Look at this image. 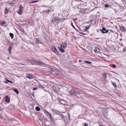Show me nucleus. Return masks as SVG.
<instances>
[{
	"label": "nucleus",
	"mask_w": 126,
	"mask_h": 126,
	"mask_svg": "<svg viewBox=\"0 0 126 126\" xmlns=\"http://www.w3.org/2000/svg\"><path fill=\"white\" fill-rule=\"evenodd\" d=\"M20 31L22 32L23 33L25 32L24 29L22 28H21L20 29Z\"/></svg>",
	"instance_id": "36"
},
{
	"label": "nucleus",
	"mask_w": 126,
	"mask_h": 126,
	"mask_svg": "<svg viewBox=\"0 0 126 126\" xmlns=\"http://www.w3.org/2000/svg\"><path fill=\"white\" fill-rule=\"evenodd\" d=\"M111 83L113 85L115 88H116L117 87V85L115 82H111Z\"/></svg>",
	"instance_id": "22"
},
{
	"label": "nucleus",
	"mask_w": 126,
	"mask_h": 126,
	"mask_svg": "<svg viewBox=\"0 0 126 126\" xmlns=\"http://www.w3.org/2000/svg\"><path fill=\"white\" fill-rule=\"evenodd\" d=\"M9 4L12 6H13L14 4V3L11 1L9 2Z\"/></svg>",
	"instance_id": "29"
},
{
	"label": "nucleus",
	"mask_w": 126,
	"mask_h": 126,
	"mask_svg": "<svg viewBox=\"0 0 126 126\" xmlns=\"http://www.w3.org/2000/svg\"><path fill=\"white\" fill-rule=\"evenodd\" d=\"M107 75L108 74L106 73H103L102 75L103 78L104 79L106 78H107Z\"/></svg>",
	"instance_id": "17"
},
{
	"label": "nucleus",
	"mask_w": 126,
	"mask_h": 126,
	"mask_svg": "<svg viewBox=\"0 0 126 126\" xmlns=\"http://www.w3.org/2000/svg\"><path fill=\"white\" fill-rule=\"evenodd\" d=\"M37 88H38L37 87H35L33 88V90H36L37 89Z\"/></svg>",
	"instance_id": "47"
},
{
	"label": "nucleus",
	"mask_w": 126,
	"mask_h": 126,
	"mask_svg": "<svg viewBox=\"0 0 126 126\" xmlns=\"http://www.w3.org/2000/svg\"><path fill=\"white\" fill-rule=\"evenodd\" d=\"M91 26L90 25H88V26H87V27H89V28Z\"/></svg>",
	"instance_id": "56"
},
{
	"label": "nucleus",
	"mask_w": 126,
	"mask_h": 126,
	"mask_svg": "<svg viewBox=\"0 0 126 126\" xmlns=\"http://www.w3.org/2000/svg\"><path fill=\"white\" fill-rule=\"evenodd\" d=\"M11 106L12 107V108H14V106H13V105H12V106L11 105Z\"/></svg>",
	"instance_id": "54"
},
{
	"label": "nucleus",
	"mask_w": 126,
	"mask_h": 126,
	"mask_svg": "<svg viewBox=\"0 0 126 126\" xmlns=\"http://www.w3.org/2000/svg\"><path fill=\"white\" fill-rule=\"evenodd\" d=\"M86 9H83L80 10L79 11V12L80 13H85L86 11Z\"/></svg>",
	"instance_id": "18"
},
{
	"label": "nucleus",
	"mask_w": 126,
	"mask_h": 126,
	"mask_svg": "<svg viewBox=\"0 0 126 126\" xmlns=\"http://www.w3.org/2000/svg\"><path fill=\"white\" fill-rule=\"evenodd\" d=\"M99 39V38H95V39L97 40V39Z\"/></svg>",
	"instance_id": "57"
},
{
	"label": "nucleus",
	"mask_w": 126,
	"mask_h": 126,
	"mask_svg": "<svg viewBox=\"0 0 126 126\" xmlns=\"http://www.w3.org/2000/svg\"><path fill=\"white\" fill-rule=\"evenodd\" d=\"M70 117L69 116V118L66 117L64 120V122L65 124V125H66L70 122Z\"/></svg>",
	"instance_id": "5"
},
{
	"label": "nucleus",
	"mask_w": 126,
	"mask_h": 126,
	"mask_svg": "<svg viewBox=\"0 0 126 126\" xmlns=\"http://www.w3.org/2000/svg\"><path fill=\"white\" fill-rule=\"evenodd\" d=\"M34 59L32 58L31 60L29 59H27V61L29 62H33V61Z\"/></svg>",
	"instance_id": "32"
},
{
	"label": "nucleus",
	"mask_w": 126,
	"mask_h": 126,
	"mask_svg": "<svg viewBox=\"0 0 126 126\" xmlns=\"http://www.w3.org/2000/svg\"><path fill=\"white\" fill-rule=\"evenodd\" d=\"M82 4L83 5V7H84L85 6H87V4L86 2H85V3H84L83 4L82 3Z\"/></svg>",
	"instance_id": "42"
},
{
	"label": "nucleus",
	"mask_w": 126,
	"mask_h": 126,
	"mask_svg": "<svg viewBox=\"0 0 126 126\" xmlns=\"http://www.w3.org/2000/svg\"><path fill=\"white\" fill-rule=\"evenodd\" d=\"M110 31H112V30H110Z\"/></svg>",
	"instance_id": "59"
},
{
	"label": "nucleus",
	"mask_w": 126,
	"mask_h": 126,
	"mask_svg": "<svg viewBox=\"0 0 126 126\" xmlns=\"http://www.w3.org/2000/svg\"><path fill=\"white\" fill-rule=\"evenodd\" d=\"M75 92V91L74 90L72 89L70 91V93L71 94H73L74 95Z\"/></svg>",
	"instance_id": "20"
},
{
	"label": "nucleus",
	"mask_w": 126,
	"mask_h": 126,
	"mask_svg": "<svg viewBox=\"0 0 126 126\" xmlns=\"http://www.w3.org/2000/svg\"><path fill=\"white\" fill-rule=\"evenodd\" d=\"M94 19H90V20L89 21L90 22H92V21H94Z\"/></svg>",
	"instance_id": "48"
},
{
	"label": "nucleus",
	"mask_w": 126,
	"mask_h": 126,
	"mask_svg": "<svg viewBox=\"0 0 126 126\" xmlns=\"http://www.w3.org/2000/svg\"><path fill=\"white\" fill-rule=\"evenodd\" d=\"M13 90L17 94H19V91L17 89H13Z\"/></svg>",
	"instance_id": "25"
},
{
	"label": "nucleus",
	"mask_w": 126,
	"mask_h": 126,
	"mask_svg": "<svg viewBox=\"0 0 126 126\" xmlns=\"http://www.w3.org/2000/svg\"><path fill=\"white\" fill-rule=\"evenodd\" d=\"M123 51L124 52H126V49L125 48H124L123 49Z\"/></svg>",
	"instance_id": "51"
},
{
	"label": "nucleus",
	"mask_w": 126,
	"mask_h": 126,
	"mask_svg": "<svg viewBox=\"0 0 126 126\" xmlns=\"http://www.w3.org/2000/svg\"><path fill=\"white\" fill-rule=\"evenodd\" d=\"M100 126H102V125H100Z\"/></svg>",
	"instance_id": "58"
},
{
	"label": "nucleus",
	"mask_w": 126,
	"mask_h": 126,
	"mask_svg": "<svg viewBox=\"0 0 126 126\" xmlns=\"http://www.w3.org/2000/svg\"><path fill=\"white\" fill-rule=\"evenodd\" d=\"M49 120L50 121H52V120H53V119L52 117V116H51V117H49Z\"/></svg>",
	"instance_id": "46"
},
{
	"label": "nucleus",
	"mask_w": 126,
	"mask_h": 126,
	"mask_svg": "<svg viewBox=\"0 0 126 126\" xmlns=\"http://www.w3.org/2000/svg\"><path fill=\"white\" fill-rule=\"evenodd\" d=\"M5 23H6V22L4 21H0V24H4Z\"/></svg>",
	"instance_id": "31"
},
{
	"label": "nucleus",
	"mask_w": 126,
	"mask_h": 126,
	"mask_svg": "<svg viewBox=\"0 0 126 126\" xmlns=\"http://www.w3.org/2000/svg\"><path fill=\"white\" fill-rule=\"evenodd\" d=\"M7 58L9 59V57H8V58Z\"/></svg>",
	"instance_id": "61"
},
{
	"label": "nucleus",
	"mask_w": 126,
	"mask_h": 126,
	"mask_svg": "<svg viewBox=\"0 0 126 126\" xmlns=\"http://www.w3.org/2000/svg\"><path fill=\"white\" fill-rule=\"evenodd\" d=\"M84 62L88 64H91L92 63V62H89V61H84Z\"/></svg>",
	"instance_id": "34"
},
{
	"label": "nucleus",
	"mask_w": 126,
	"mask_h": 126,
	"mask_svg": "<svg viewBox=\"0 0 126 126\" xmlns=\"http://www.w3.org/2000/svg\"><path fill=\"white\" fill-rule=\"evenodd\" d=\"M45 111L46 112V114L48 118H49V117H51V116L50 113L49 112L47 111L46 110H45Z\"/></svg>",
	"instance_id": "12"
},
{
	"label": "nucleus",
	"mask_w": 126,
	"mask_h": 126,
	"mask_svg": "<svg viewBox=\"0 0 126 126\" xmlns=\"http://www.w3.org/2000/svg\"><path fill=\"white\" fill-rule=\"evenodd\" d=\"M112 67L113 68H115L116 67V66L115 64H112Z\"/></svg>",
	"instance_id": "44"
},
{
	"label": "nucleus",
	"mask_w": 126,
	"mask_h": 126,
	"mask_svg": "<svg viewBox=\"0 0 126 126\" xmlns=\"http://www.w3.org/2000/svg\"><path fill=\"white\" fill-rule=\"evenodd\" d=\"M5 101L7 103H9L10 102V99L9 96L8 95H6L5 96Z\"/></svg>",
	"instance_id": "10"
},
{
	"label": "nucleus",
	"mask_w": 126,
	"mask_h": 126,
	"mask_svg": "<svg viewBox=\"0 0 126 126\" xmlns=\"http://www.w3.org/2000/svg\"><path fill=\"white\" fill-rule=\"evenodd\" d=\"M67 45L66 43L65 42H63L61 44L60 46V47L64 48L66 47Z\"/></svg>",
	"instance_id": "6"
},
{
	"label": "nucleus",
	"mask_w": 126,
	"mask_h": 126,
	"mask_svg": "<svg viewBox=\"0 0 126 126\" xmlns=\"http://www.w3.org/2000/svg\"><path fill=\"white\" fill-rule=\"evenodd\" d=\"M20 64L22 65H25V64H23L22 63H20Z\"/></svg>",
	"instance_id": "53"
},
{
	"label": "nucleus",
	"mask_w": 126,
	"mask_h": 126,
	"mask_svg": "<svg viewBox=\"0 0 126 126\" xmlns=\"http://www.w3.org/2000/svg\"><path fill=\"white\" fill-rule=\"evenodd\" d=\"M38 1H33L31 2V3H35V2H36Z\"/></svg>",
	"instance_id": "45"
},
{
	"label": "nucleus",
	"mask_w": 126,
	"mask_h": 126,
	"mask_svg": "<svg viewBox=\"0 0 126 126\" xmlns=\"http://www.w3.org/2000/svg\"><path fill=\"white\" fill-rule=\"evenodd\" d=\"M26 77L29 79H32L33 78V77L31 74H26Z\"/></svg>",
	"instance_id": "11"
},
{
	"label": "nucleus",
	"mask_w": 126,
	"mask_h": 126,
	"mask_svg": "<svg viewBox=\"0 0 126 126\" xmlns=\"http://www.w3.org/2000/svg\"><path fill=\"white\" fill-rule=\"evenodd\" d=\"M44 12H45L46 13H49L50 11L49 10H45Z\"/></svg>",
	"instance_id": "38"
},
{
	"label": "nucleus",
	"mask_w": 126,
	"mask_h": 126,
	"mask_svg": "<svg viewBox=\"0 0 126 126\" xmlns=\"http://www.w3.org/2000/svg\"><path fill=\"white\" fill-rule=\"evenodd\" d=\"M6 82L7 83L8 82H9L12 84L13 83L12 81L9 80L8 79H6Z\"/></svg>",
	"instance_id": "30"
},
{
	"label": "nucleus",
	"mask_w": 126,
	"mask_h": 126,
	"mask_svg": "<svg viewBox=\"0 0 126 126\" xmlns=\"http://www.w3.org/2000/svg\"><path fill=\"white\" fill-rule=\"evenodd\" d=\"M53 91L55 93L58 94L60 89V88L57 86H54L52 87Z\"/></svg>",
	"instance_id": "2"
},
{
	"label": "nucleus",
	"mask_w": 126,
	"mask_h": 126,
	"mask_svg": "<svg viewBox=\"0 0 126 126\" xmlns=\"http://www.w3.org/2000/svg\"><path fill=\"white\" fill-rule=\"evenodd\" d=\"M58 18L57 17L55 16L52 19L51 22L52 23H54L56 21H58Z\"/></svg>",
	"instance_id": "8"
},
{
	"label": "nucleus",
	"mask_w": 126,
	"mask_h": 126,
	"mask_svg": "<svg viewBox=\"0 0 126 126\" xmlns=\"http://www.w3.org/2000/svg\"><path fill=\"white\" fill-rule=\"evenodd\" d=\"M58 101L60 102L62 104H63V103L64 102V101L62 99L59 98H58Z\"/></svg>",
	"instance_id": "14"
},
{
	"label": "nucleus",
	"mask_w": 126,
	"mask_h": 126,
	"mask_svg": "<svg viewBox=\"0 0 126 126\" xmlns=\"http://www.w3.org/2000/svg\"><path fill=\"white\" fill-rule=\"evenodd\" d=\"M8 11L7 9V8H5V11H4V14H6L8 13Z\"/></svg>",
	"instance_id": "23"
},
{
	"label": "nucleus",
	"mask_w": 126,
	"mask_h": 126,
	"mask_svg": "<svg viewBox=\"0 0 126 126\" xmlns=\"http://www.w3.org/2000/svg\"><path fill=\"white\" fill-rule=\"evenodd\" d=\"M120 30L122 32H124L126 31L125 28L123 26L120 27Z\"/></svg>",
	"instance_id": "16"
},
{
	"label": "nucleus",
	"mask_w": 126,
	"mask_h": 126,
	"mask_svg": "<svg viewBox=\"0 0 126 126\" xmlns=\"http://www.w3.org/2000/svg\"><path fill=\"white\" fill-rule=\"evenodd\" d=\"M89 29V28L87 26H86V28L84 30L86 31H87Z\"/></svg>",
	"instance_id": "39"
},
{
	"label": "nucleus",
	"mask_w": 126,
	"mask_h": 126,
	"mask_svg": "<svg viewBox=\"0 0 126 126\" xmlns=\"http://www.w3.org/2000/svg\"><path fill=\"white\" fill-rule=\"evenodd\" d=\"M51 73L53 75L57 76H59L61 74V73L60 71L55 69H54L51 70Z\"/></svg>",
	"instance_id": "1"
},
{
	"label": "nucleus",
	"mask_w": 126,
	"mask_h": 126,
	"mask_svg": "<svg viewBox=\"0 0 126 126\" xmlns=\"http://www.w3.org/2000/svg\"><path fill=\"white\" fill-rule=\"evenodd\" d=\"M33 62L36 63L38 64H41L42 65H44V63L42 62L41 61L39 60H38L36 59H33Z\"/></svg>",
	"instance_id": "4"
},
{
	"label": "nucleus",
	"mask_w": 126,
	"mask_h": 126,
	"mask_svg": "<svg viewBox=\"0 0 126 126\" xmlns=\"http://www.w3.org/2000/svg\"><path fill=\"white\" fill-rule=\"evenodd\" d=\"M13 45H12V46H10L9 47L8 49V50L9 52V53H11V51L12 50V46Z\"/></svg>",
	"instance_id": "19"
},
{
	"label": "nucleus",
	"mask_w": 126,
	"mask_h": 126,
	"mask_svg": "<svg viewBox=\"0 0 126 126\" xmlns=\"http://www.w3.org/2000/svg\"><path fill=\"white\" fill-rule=\"evenodd\" d=\"M23 7L21 5H20L19 7V10L18 12L17 13H18L19 15L21 14V13H22V12L23 11Z\"/></svg>",
	"instance_id": "9"
},
{
	"label": "nucleus",
	"mask_w": 126,
	"mask_h": 126,
	"mask_svg": "<svg viewBox=\"0 0 126 126\" xmlns=\"http://www.w3.org/2000/svg\"><path fill=\"white\" fill-rule=\"evenodd\" d=\"M100 50L99 48L96 47L94 50V51L96 53H98L100 51Z\"/></svg>",
	"instance_id": "13"
},
{
	"label": "nucleus",
	"mask_w": 126,
	"mask_h": 126,
	"mask_svg": "<svg viewBox=\"0 0 126 126\" xmlns=\"http://www.w3.org/2000/svg\"><path fill=\"white\" fill-rule=\"evenodd\" d=\"M35 109L36 111H39L40 110V109L38 107H35Z\"/></svg>",
	"instance_id": "26"
},
{
	"label": "nucleus",
	"mask_w": 126,
	"mask_h": 126,
	"mask_svg": "<svg viewBox=\"0 0 126 126\" xmlns=\"http://www.w3.org/2000/svg\"><path fill=\"white\" fill-rule=\"evenodd\" d=\"M79 33L80 34H82L84 35H86V34L85 33H83V32H79Z\"/></svg>",
	"instance_id": "33"
},
{
	"label": "nucleus",
	"mask_w": 126,
	"mask_h": 126,
	"mask_svg": "<svg viewBox=\"0 0 126 126\" xmlns=\"http://www.w3.org/2000/svg\"><path fill=\"white\" fill-rule=\"evenodd\" d=\"M51 122L54 124H55L54 121L53 120H52V121H51Z\"/></svg>",
	"instance_id": "50"
},
{
	"label": "nucleus",
	"mask_w": 126,
	"mask_h": 126,
	"mask_svg": "<svg viewBox=\"0 0 126 126\" xmlns=\"http://www.w3.org/2000/svg\"><path fill=\"white\" fill-rule=\"evenodd\" d=\"M76 20V19H74V20Z\"/></svg>",
	"instance_id": "62"
},
{
	"label": "nucleus",
	"mask_w": 126,
	"mask_h": 126,
	"mask_svg": "<svg viewBox=\"0 0 126 126\" xmlns=\"http://www.w3.org/2000/svg\"><path fill=\"white\" fill-rule=\"evenodd\" d=\"M65 19L63 17V18H59V19H58V21H64V20Z\"/></svg>",
	"instance_id": "28"
},
{
	"label": "nucleus",
	"mask_w": 126,
	"mask_h": 126,
	"mask_svg": "<svg viewBox=\"0 0 126 126\" xmlns=\"http://www.w3.org/2000/svg\"><path fill=\"white\" fill-rule=\"evenodd\" d=\"M51 50L54 52L57 55H58L59 54L58 52L57 51L55 47L54 46L53 47L51 46L50 47Z\"/></svg>",
	"instance_id": "3"
},
{
	"label": "nucleus",
	"mask_w": 126,
	"mask_h": 126,
	"mask_svg": "<svg viewBox=\"0 0 126 126\" xmlns=\"http://www.w3.org/2000/svg\"><path fill=\"white\" fill-rule=\"evenodd\" d=\"M9 35L11 37V39H12L14 37V34L13 33H10Z\"/></svg>",
	"instance_id": "24"
},
{
	"label": "nucleus",
	"mask_w": 126,
	"mask_h": 126,
	"mask_svg": "<svg viewBox=\"0 0 126 126\" xmlns=\"http://www.w3.org/2000/svg\"><path fill=\"white\" fill-rule=\"evenodd\" d=\"M39 88H41L43 89V88H43V86L42 85H41V84H40L39 85Z\"/></svg>",
	"instance_id": "40"
},
{
	"label": "nucleus",
	"mask_w": 126,
	"mask_h": 126,
	"mask_svg": "<svg viewBox=\"0 0 126 126\" xmlns=\"http://www.w3.org/2000/svg\"><path fill=\"white\" fill-rule=\"evenodd\" d=\"M71 26H72V27L74 29H75L76 30V29H75V27L73 25V23L72 22V23H71Z\"/></svg>",
	"instance_id": "43"
},
{
	"label": "nucleus",
	"mask_w": 126,
	"mask_h": 126,
	"mask_svg": "<svg viewBox=\"0 0 126 126\" xmlns=\"http://www.w3.org/2000/svg\"><path fill=\"white\" fill-rule=\"evenodd\" d=\"M100 31L101 32L103 33H107L108 32V30L107 29L106 30V28L104 27H103L102 28V30L100 29Z\"/></svg>",
	"instance_id": "7"
},
{
	"label": "nucleus",
	"mask_w": 126,
	"mask_h": 126,
	"mask_svg": "<svg viewBox=\"0 0 126 126\" xmlns=\"http://www.w3.org/2000/svg\"><path fill=\"white\" fill-rule=\"evenodd\" d=\"M80 94V93L78 91H76L75 92L74 95H79Z\"/></svg>",
	"instance_id": "27"
},
{
	"label": "nucleus",
	"mask_w": 126,
	"mask_h": 126,
	"mask_svg": "<svg viewBox=\"0 0 126 126\" xmlns=\"http://www.w3.org/2000/svg\"><path fill=\"white\" fill-rule=\"evenodd\" d=\"M39 39L38 38H36L35 40V42L36 43H38L39 42Z\"/></svg>",
	"instance_id": "35"
},
{
	"label": "nucleus",
	"mask_w": 126,
	"mask_h": 126,
	"mask_svg": "<svg viewBox=\"0 0 126 126\" xmlns=\"http://www.w3.org/2000/svg\"><path fill=\"white\" fill-rule=\"evenodd\" d=\"M60 116L62 118H64V116L63 115L61 114H60Z\"/></svg>",
	"instance_id": "37"
},
{
	"label": "nucleus",
	"mask_w": 126,
	"mask_h": 126,
	"mask_svg": "<svg viewBox=\"0 0 126 126\" xmlns=\"http://www.w3.org/2000/svg\"><path fill=\"white\" fill-rule=\"evenodd\" d=\"M0 118L1 119H2L3 118V117L2 116H1H1H0Z\"/></svg>",
	"instance_id": "55"
},
{
	"label": "nucleus",
	"mask_w": 126,
	"mask_h": 126,
	"mask_svg": "<svg viewBox=\"0 0 126 126\" xmlns=\"http://www.w3.org/2000/svg\"><path fill=\"white\" fill-rule=\"evenodd\" d=\"M82 60H79V63H80V62H82Z\"/></svg>",
	"instance_id": "52"
},
{
	"label": "nucleus",
	"mask_w": 126,
	"mask_h": 126,
	"mask_svg": "<svg viewBox=\"0 0 126 126\" xmlns=\"http://www.w3.org/2000/svg\"><path fill=\"white\" fill-rule=\"evenodd\" d=\"M88 125L86 123H85V125H84L83 126H88Z\"/></svg>",
	"instance_id": "49"
},
{
	"label": "nucleus",
	"mask_w": 126,
	"mask_h": 126,
	"mask_svg": "<svg viewBox=\"0 0 126 126\" xmlns=\"http://www.w3.org/2000/svg\"><path fill=\"white\" fill-rule=\"evenodd\" d=\"M109 5L107 4H105V7L106 8H108L109 7Z\"/></svg>",
	"instance_id": "41"
},
{
	"label": "nucleus",
	"mask_w": 126,
	"mask_h": 126,
	"mask_svg": "<svg viewBox=\"0 0 126 126\" xmlns=\"http://www.w3.org/2000/svg\"><path fill=\"white\" fill-rule=\"evenodd\" d=\"M42 35L43 37L45 38L47 37V35L45 31L43 32V33Z\"/></svg>",
	"instance_id": "15"
},
{
	"label": "nucleus",
	"mask_w": 126,
	"mask_h": 126,
	"mask_svg": "<svg viewBox=\"0 0 126 126\" xmlns=\"http://www.w3.org/2000/svg\"><path fill=\"white\" fill-rule=\"evenodd\" d=\"M59 50L60 51L61 53H63L64 52V50L63 49V48H61L60 47H59Z\"/></svg>",
	"instance_id": "21"
},
{
	"label": "nucleus",
	"mask_w": 126,
	"mask_h": 126,
	"mask_svg": "<svg viewBox=\"0 0 126 126\" xmlns=\"http://www.w3.org/2000/svg\"><path fill=\"white\" fill-rule=\"evenodd\" d=\"M43 6H45V7H46V6H44V5H43Z\"/></svg>",
	"instance_id": "60"
}]
</instances>
